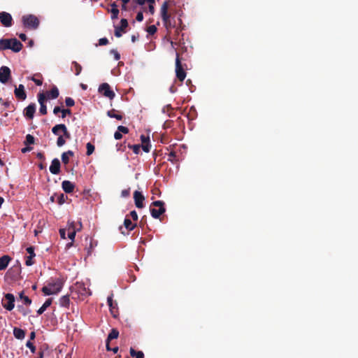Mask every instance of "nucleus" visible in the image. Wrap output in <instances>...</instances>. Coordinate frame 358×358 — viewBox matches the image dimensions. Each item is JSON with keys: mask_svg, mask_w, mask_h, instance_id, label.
<instances>
[{"mask_svg": "<svg viewBox=\"0 0 358 358\" xmlns=\"http://www.w3.org/2000/svg\"><path fill=\"white\" fill-rule=\"evenodd\" d=\"M36 111L35 103H30L28 106L24 108V114L28 119H33Z\"/></svg>", "mask_w": 358, "mask_h": 358, "instance_id": "f3484780", "label": "nucleus"}, {"mask_svg": "<svg viewBox=\"0 0 358 358\" xmlns=\"http://www.w3.org/2000/svg\"><path fill=\"white\" fill-rule=\"evenodd\" d=\"M119 336V331L116 329H113L107 338V343H109L111 340L117 338Z\"/></svg>", "mask_w": 358, "mask_h": 358, "instance_id": "473e14b6", "label": "nucleus"}, {"mask_svg": "<svg viewBox=\"0 0 358 358\" xmlns=\"http://www.w3.org/2000/svg\"><path fill=\"white\" fill-rule=\"evenodd\" d=\"M10 77V70L8 66H3L0 68V82L6 83Z\"/></svg>", "mask_w": 358, "mask_h": 358, "instance_id": "6e6552de", "label": "nucleus"}, {"mask_svg": "<svg viewBox=\"0 0 358 358\" xmlns=\"http://www.w3.org/2000/svg\"><path fill=\"white\" fill-rule=\"evenodd\" d=\"M141 141L142 142L141 145L146 144L150 143V138L149 136H145V135L142 134L141 136Z\"/></svg>", "mask_w": 358, "mask_h": 358, "instance_id": "3c124183", "label": "nucleus"}, {"mask_svg": "<svg viewBox=\"0 0 358 358\" xmlns=\"http://www.w3.org/2000/svg\"><path fill=\"white\" fill-rule=\"evenodd\" d=\"M19 310L22 313L23 315L26 316L27 314L31 313V310L29 309H24V308L21 306H18Z\"/></svg>", "mask_w": 358, "mask_h": 358, "instance_id": "864d4df0", "label": "nucleus"}, {"mask_svg": "<svg viewBox=\"0 0 358 358\" xmlns=\"http://www.w3.org/2000/svg\"><path fill=\"white\" fill-rule=\"evenodd\" d=\"M26 346L30 349L31 352L32 353H35L36 352V347L33 344V343L31 341H28L26 343Z\"/></svg>", "mask_w": 358, "mask_h": 358, "instance_id": "a18cd8bd", "label": "nucleus"}, {"mask_svg": "<svg viewBox=\"0 0 358 358\" xmlns=\"http://www.w3.org/2000/svg\"><path fill=\"white\" fill-rule=\"evenodd\" d=\"M37 158L41 159V160H45V156L43 155V153L42 152H38L36 155Z\"/></svg>", "mask_w": 358, "mask_h": 358, "instance_id": "774afa93", "label": "nucleus"}, {"mask_svg": "<svg viewBox=\"0 0 358 358\" xmlns=\"http://www.w3.org/2000/svg\"><path fill=\"white\" fill-rule=\"evenodd\" d=\"M108 43V40L106 38H101L99 40V45H106Z\"/></svg>", "mask_w": 358, "mask_h": 358, "instance_id": "13d9d810", "label": "nucleus"}, {"mask_svg": "<svg viewBox=\"0 0 358 358\" xmlns=\"http://www.w3.org/2000/svg\"><path fill=\"white\" fill-rule=\"evenodd\" d=\"M134 199L136 208H143V201L145 200L144 196L141 194V192L138 191H135L134 192Z\"/></svg>", "mask_w": 358, "mask_h": 358, "instance_id": "f8f14e48", "label": "nucleus"}, {"mask_svg": "<svg viewBox=\"0 0 358 358\" xmlns=\"http://www.w3.org/2000/svg\"><path fill=\"white\" fill-rule=\"evenodd\" d=\"M52 299H51V298L48 299L45 301V303L43 304V306L37 310L38 315L43 314L45 311V310L49 306H50V305L52 304Z\"/></svg>", "mask_w": 358, "mask_h": 358, "instance_id": "393cba45", "label": "nucleus"}, {"mask_svg": "<svg viewBox=\"0 0 358 358\" xmlns=\"http://www.w3.org/2000/svg\"><path fill=\"white\" fill-rule=\"evenodd\" d=\"M122 137V134L117 130V131L115 132L114 134V138L116 139V140H119V139H121Z\"/></svg>", "mask_w": 358, "mask_h": 358, "instance_id": "e2e57ef3", "label": "nucleus"}, {"mask_svg": "<svg viewBox=\"0 0 358 358\" xmlns=\"http://www.w3.org/2000/svg\"><path fill=\"white\" fill-rule=\"evenodd\" d=\"M13 335L17 339H23L25 336V331L20 328L15 327L13 329Z\"/></svg>", "mask_w": 358, "mask_h": 358, "instance_id": "b1692460", "label": "nucleus"}, {"mask_svg": "<svg viewBox=\"0 0 358 358\" xmlns=\"http://www.w3.org/2000/svg\"><path fill=\"white\" fill-rule=\"evenodd\" d=\"M20 298L26 306H29L31 303V300L27 296L24 295L23 292L20 294Z\"/></svg>", "mask_w": 358, "mask_h": 358, "instance_id": "f704fd0d", "label": "nucleus"}, {"mask_svg": "<svg viewBox=\"0 0 358 358\" xmlns=\"http://www.w3.org/2000/svg\"><path fill=\"white\" fill-rule=\"evenodd\" d=\"M157 27L155 25H150L147 28V31L150 35H153L157 32Z\"/></svg>", "mask_w": 358, "mask_h": 358, "instance_id": "79ce46f5", "label": "nucleus"}, {"mask_svg": "<svg viewBox=\"0 0 358 358\" xmlns=\"http://www.w3.org/2000/svg\"><path fill=\"white\" fill-rule=\"evenodd\" d=\"M168 161H170L172 163H173L175 161H178L177 155L175 152L173 151L169 154Z\"/></svg>", "mask_w": 358, "mask_h": 358, "instance_id": "ea45409f", "label": "nucleus"}, {"mask_svg": "<svg viewBox=\"0 0 358 358\" xmlns=\"http://www.w3.org/2000/svg\"><path fill=\"white\" fill-rule=\"evenodd\" d=\"M59 234L62 238L65 239L66 238V229H59Z\"/></svg>", "mask_w": 358, "mask_h": 358, "instance_id": "0e129e2a", "label": "nucleus"}, {"mask_svg": "<svg viewBox=\"0 0 358 358\" xmlns=\"http://www.w3.org/2000/svg\"><path fill=\"white\" fill-rule=\"evenodd\" d=\"M169 10V1H165L162 5L160 9L161 17L164 23V26L167 30L175 27V23H172L171 20V15L168 12Z\"/></svg>", "mask_w": 358, "mask_h": 358, "instance_id": "f03ea898", "label": "nucleus"}, {"mask_svg": "<svg viewBox=\"0 0 358 358\" xmlns=\"http://www.w3.org/2000/svg\"><path fill=\"white\" fill-rule=\"evenodd\" d=\"M134 1L140 6H143L145 3L146 0H134Z\"/></svg>", "mask_w": 358, "mask_h": 358, "instance_id": "338daca9", "label": "nucleus"}, {"mask_svg": "<svg viewBox=\"0 0 358 358\" xmlns=\"http://www.w3.org/2000/svg\"><path fill=\"white\" fill-rule=\"evenodd\" d=\"M148 11L151 15H153L155 13V4H148Z\"/></svg>", "mask_w": 358, "mask_h": 358, "instance_id": "052dcab7", "label": "nucleus"}, {"mask_svg": "<svg viewBox=\"0 0 358 358\" xmlns=\"http://www.w3.org/2000/svg\"><path fill=\"white\" fill-rule=\"evenodd\" d=\"M10 43V50H12L15 52H20L22 48V43L16 38H11Z\"/></svg>", "mask_w": 358, "mask_h": 358, "instance_id": "dca6fc26", "label": "nucleus"}, {"mask_svg": "<svg viewBox=\"0 0 358 358\" xmlns=\"http://www.w3.org/2000/svg\"><path fill=\"white\" fill-rule=\"evenodd\" d=\"M7 303H3V306L8 310H12L15 306V296L13 294L8 293L5 295Z\"/></svg>", "mask_w": 358, "mask_h": 358, "instance_id": "9d476101", "label": "nucleus"}, {"mask_svg": "<svg viewBox=\"0 0 358 358\" xmlns=\"http://www.w3.org/2000/svg\"><path fill=\"white\" fill-rule=\"evenodd\" d=\"M11 258L8 255H3L0 257V271L5 270Z\"/></svg>", "mask_w": 358, "mask_h": 358, "instance_id": "412c9836", "label": "nucleus"}, {"mask_svg": "<svg viewBox=\"0 0 358 358\" xmlns=\"http://www.w3.org/2000/svg\"><path fill=\"white\" fill-rule=\"evenodd\" d=\"M117 130L120 132V133H123V134H128L129 133V129L126 127H124V126H118L117 127Z\"/></svg>", "mask_w": 358, "mask_h": 358, "instance_id": "603ef678", "label": "nucleus"}, {"mask_svg": "<svg viewBox=\"0 0 358 358\" xmlns=\"http://www.w3.org/2000/svg\"><path fill=\"white\" fill-rule=\"evenodd\" d=\"M108 11H110L111 13V19L112 20H115L118 17V14H119L118 8H111L110 10H108Z\"/></svg>", "mask_w": 358, "mask_h": 358, "instance_id": "4c0bfd02", "label": "nucleus"}, {"mask_svg": "<svg viewBox=\"0 0 358 358\" xmlns=\"http://www.w3.org/2000/svg\"><path fill=\"white\" fill-rule=\"evenodd\" d=\"M66 143V139H64V136L62 135L59 136L57 141V145L58 147H62Z\"/></svg>", "mask_w": 358, "mask_h": 358, "instance_id": "a19ab883", "label": "nucleus"}, {"mask_svg": "<svg viewBox=\"0 0 358 358\" xmlns=\"http://www.w3.org/2000/svg\"><path fill=\"white\" fill-rule=\"evenodd\" d=\"M176 75L177 78L182 82L187 76L185 69L182 66L181 63V59L180 58V55L176 52Z\"/></svg>", "mask_w": 358, "mask_h": 358, "instance_id": "20e7f679", "label": "nucleus"}, {"mask_svg": "<svg viewBox=\"0 0 358 358\" xmlns=\"http://www.w3.org/2000/svg\"><path fill=\"white\" fill-rule=\"evenodd\" d=\"M0 21L4 27H9L12 25L13 18L10 13L0 12Z\"/></svg>", "mask_w": 358, "mask_h": 358, "instance_id": "1a4fd4ad", "label": "nucleus"}, {"mask_svg": "<svg viewBox=\"0 0 358 358\" xmlns=\"http://www.w3.org/2000/svg\"><path fill=\"white\" fill-rule=\"evenodd\" d=\"M24 27L30 29H36L39 26V20L34 15H26L22 17Z\"/></svg>", "mask_w": 358, "mask_h": 358, "instance_id": "7ed1b4c3", "label": "nucleus"}, {"mask_svg": "<svg viewBox=\"0 0 358 358\" xmlns=\"http://www.w3.org/2000/svg\"><path fill=\"white\" fill-rule=\"evenodd\" d=\"M155 207H158V209L156 208H150V213L152 217L157 219L161 215L165 213L166 208L164 207V203L162 201H153L151 204Z\"/></svg>", "mask_w": 358, "mask_h": 358, "instance_id": "39448f33", "label": "nucleus"}, {"mask_svg": "<svg viewBox=\"0 0 358 358\" xmlns=\"http://www.w3.org/2000/svg\"><path fill=\"white\" fill-rule=\"evenodd\" d=\"M10 42V39H0V50L9 49Z\"/></svg>", "mask_w": 358, "mask_h": 358, "instance_id": "2f4dec72", "label": "nucleus"}, {"mask_svg": "<svg viewBox=\"0 0 358 358\" xmlns=\"http://www.w3.org/2000/svg\"><path fill=\"white\" fill-rule=\"evenodd\" d=\"M62 136H64V139L65 138L69 139L71 138V134L68 131L66 125H64V127L62 131Z\"/></svg>", "mask_w": 358, "mask_h": 358, "instance_id": "c03bdc74", "label": "nucleus"}, {"mask_svg": "<svg viewBox=\"0 0 358 358\" xmlns=\"http://www.w3.org/2000/svg\"><path fill=\"white\" fill-rule=\"evenodd\" d=\"M130 355L136 358H144V353L142 351H136L133 348H130Z\"/></svg>", "mask_w": 358, "mask_h": 358, "instance_id": "7c9ffc66", "label": "nucleus"}, {"mask_svg": "<svg viewBox=\"0 0 358 358\" xmlns=\"http://www.w3.org/2000/svg\"><path fill=\"white\" fill-rule=\"evenodd\" d=\"M124 227L129 231H132L136 226V224H133L129 218L126 217L124 221Z\"/></svg>", "mask_w": 358, "mask_h": 358, "instance_id": "bb28decb", "label": "nucleus"}, {"mask_svg": "<svg viewBox=\"0 0 358 358\" xmlns=\"http://www.w3.org/2000/svg\"><path fill=\"white\" fill-rule=\"evenodd\" d=\"M61 164L57 158L52 159L50 166V171L54 174L57 175L60 173Z\"/></svg>", "mask_w": 358, "mask_h": 358, "instance_id": "4468645a", "label": "nucleus"}, {"mask_svg": "<svg viewBox=\"0 0 358 358\" xmlns=\"http://www.w3.org/2000/svg\"><path fill=\"white\" fill-rule=\"evenodd\" d=\"M73 69L75 70V75L78 76L80 73L83 68L80 64L74 61L71 63V70L73 71Z\"/></svg>", "mask_w": 358, "mask_h": 358, "instance_id": "c756f323", "label": "nucleus"}, {"mask_svg": "<svg viewBox=\"0 0 358 358\" xmlns=\"http://www.w3.org/2000/svg\"><path fill=\"white\" fill-rule=\"evenodd\" d=\"M34 143V137L31 134H27L26 136V139L24 141V144L26 145H32Z\"/></svg>", "mask_w": 358, "mask_h": 358, "instance_id": "e433bc0d", "label": "nucleus"}, {"mask_svg": "<svg viewBox=\"0 0 358 358\" xmlns=\"http://www.w3.org/2000/svg\"><path fill=\"white\" fill-rule=\"evenodd\" d=\"M76 232L73 230H71L70 231H68V237L69 239H71L72 241H74L75 236H76Z\"/></svg>", "mask_w": 358, "mask_h": 358, "instance_id": "4d7b16f0", "label": "nucleus"}, {"mask_svg": "<svg viewBox=\"0 0 358 358\" xmlns=\"http://www.w3.org/2000/svg\"><path fill=\"white\" fill-rule=\"evenodd\" d=\"M110 53L114 56V58L116 61L119 60L120 59V55L116 50H111L110 51Z\"/></svg>", "mask_w": 358, "mask_h": 358, "instance_id": "de8ad7c7", "label": "nucleus"}, {"mask_svg": "<svg viewBox=\"0 0 358 358\" xmlns=\"http://www.w3.org/2000/svg\"><path fill=\"white\" fill-rule=\"evenodd\" d=\"M107 303L110 308V311L111 314L113 315V316L114 317H116L117 313V303H115V304H114V303H113V294H111L110 296H109L108 297Z\"/></svg>", "mask_w": 358, "mask_h": 358, "instance_id": "a211bd4d", "label": "nucleus"}, {"mask_svg": "<svg viewBox=\"0 0 358 358\" xmlns=\"http://www.w3.org/2000/svg\"><path fill=\"white\" fill-rule=\"evenodd\" d=\"M79 227L77 228L75 223L73 222H69L68 223V231H70L71 230H73L74 231H77L81 229L82 228V223L80 222H78Z\"/></svg>", "mask_w": 358, "mask_h": 358, "instance_id": "72a5a7b5", "label": "nucleus"}, {"mask_svg": "<svg viewBox=\"0 0 358 358\" xmlns=\"http://www.w3.org/2000/svg\"><path fill=\"white\" fill-rule=\"evenodd\" d=\"M45 100H46V96L44 93L42 92V93H39L38 94V101L40 104L39 112L42 115L47 114V107L45 103Z\"/></svg>", "mask_w": 358, "mask_h": 358, "instance_id": "9b49d317", "label": "nucleus"}, {"mask_svg": "<svg viewBox=\"0 0 358 358\" xmlns=\"http://www.w3.org/2000/svg\"><path fill=\"white\" fill-rule=\"evenodd\" d=\"M130 194V188L123 189L121 192V195L122 197H128Z\"/></svg>", "mask_w": 358, "mask_h": 358, "instance_id": "6e6d98bb", "label": "nucleus"}, {"mask_svg": "<svg viewBox=\"0 0 358 358\" xmlns=\"http://www.w3.org/2000/svg\"><path fill=\"white\" fill-rule=\"evenodd\" d=\"M59 304L61 306L68 308L70 304V299L67 295L63 296L59 299Z\"/></svg>", "mask_w": 358, "mask_h": 358, "instance_id": "c85d7f7f", "label": "nucleus"}, {"mask_svg": "<svg viewBox=\"0 0 358 358\" xmlns=\"http://www.w3.org/2000/svg\"><path fill=\"white\" fill-rule=\"evenodd\" d=\"M62 161L64 164H67L69 162V157L64 152L62 154Z\"/></svg>", "mask_w": 358, "mask_h": 358, "instance_id": "09e8293b", "label": "nucleus"}, {"mask_svg": "<svg viewBox=\"0 0 358 358\" xmlns=\"http://www.w3.org/2000/svg\"><path fill=\"white\" fill-rule=\"evenodd\" d=\"M65 103H66V106H68V107H72L74 106L75 104V101L74 100L71 98V97H66L65 99Z\"/></svg>", "mask_w": 358, "mask_h": 358, "instance_id": "37998d69", "label": "nucleus"}, {"mask_svg": "<svg viewBox=\"0 0 358 358\" xmlns=\"http://www.w3.org/2000/svg\"><path fill=\"white\" fill-rule=\"evenodd\" d=\"M61 113H62V117L64 118L67 115H71V111L70 109H62Z\"/></svg>", "mask_w": 358, "mask_h": 358, "instance_id": "5fc2aeb1", "label": "nucleus"}, {"mask_svg": "<svg viewBox=\"0 0 358 358\" xmlns=\"http://www.w3.org/2000/svg\"><path fill=\"white\" fill-rule=\"evenodd\" d=\"M64 125L65 124H56L55 126H54L52 128V132L53 133V134L58 136H61L62 135L61 133H62Z\"/></svg>", "mask_w": 358, "mask_h": 358, "instance_id": "a878e982", "label": "nucleus"}, {"mask_svg": "<svg viewBox=\"0 0 358 358\" xmlns=\"http://www.w3.org/2000/svg\"><path fill=\"white\" fill-rule=\"evenodd\" d=\"M15 95L20 100H24L27 98V94L23 85H20L17 88H15Z\"/></svg>", "mask_w": 358, "mask_h": 358, "instance_id": "6ab92c4d", "label": "nucleus"}, {"mask_svg": "<svg viewBox=\"0 0 358 358\" xmlns=\"http://www.w3.org/2000/svg\"><path fill=\"white\" fill-rule=\"evenodd\" d=\"M128 147L130 149H132L133 152L135 154H138L140 152L141 145L140 144H136V145H129Z\"/></svg>", "mask_w": 358, "mask_h": 358, "instance_id": "58836bf2", "label": "nucleus"}, {"mask_svg": "<svg viewBox=\"0 0 358 358\" xmlns=\"http://www.w3.org/2000/svg\"><path fill=\"white\" fill-rule=\"evenodd\" d=\"M59 90L56 86H54L50 92H47L46 99H55L59 96Z\"/></svg>", "mask_w": 358, "mask_h": 358, "instance_id": "5701e85b", "label": "nucleus"}, {"mask_svg": "<svg viewBox=\"0 0 358 358\" xmlns=\"http://www.w3.org/2000/svg\"><path fill=\"white\" fill-rule=\"evenodd\" d=\"M36 76H41V75L40 74L35 75L34 76H33L31 78V80H33L36 85L41 86L43 84V81L41 79L36 78Z\"/></svg>", "mask_w": 358, "mask_h": 358, "instance_id": "49530a36", "label": "nucleus"}, {"mask_svg": "<svg viewBox=\"0 0 358 358\" xmlns=\"http://www.w3.org/2000/svg\"><path fill=\"white\" fill-rule=\"evenodd\" d=\"M62 187L66 193H71L73 192L75 185L69 180H64L62 182Z\"/></svg>", "mask_w": 358, "mask_h": 358, "instance_id": "aec40b11", "label": "nucleus"}, {"mask_svg": "<svg viewBox=\"0 0 358 358\" xmlns=\"http://www.w3.org/2000/svg\"><path fill=\"white\" fill-rule=\"evenodd\" d=\"M136 19L138 22H141L143 20V12L140 11L137 13Z\"/></svg>", "mask_w": 358, "mask_h": 358, "instance_id": "bf43d9fd", "label": "nucleus"}, {"mask_svg": "<svg viewBox=\"0 0 358 358\" xmlns=\"http://www.w3.org/2000/svg\"><path fill=\"white\" fill-rule=\"evenodd\" d=\"M68 199L67 196L64 195L62 193H60V194L55 193L52 196H51L50 201L52 202L57 201L58 203V204L62 205L63 203H65L66 199Z\"/></svg>", "mask_w": 358, "mask_h": 358, "instance_id": "2eb2a0df", "label": "nucleus"}, {"mask_svg": "<svg viewBox=\"0 0 358 358\" xmlns=\"http://www.w3.org/2000/svg\"><path fill=\"white\" fill-rule=\"evenodd\" d=\"M62 110L59 106H55L53 109V113L57 115L59 113H62Z\"/></svg>", "mask_w": 358, "mask_h": 358, "instance_id": "69168bd1", "label": "nucleus"}, {"mask_svg": "<svg viewBox=\"0 0 358 358\" xmlns=\"http://www.w3.org/2000/svg\"><path fill=\"white\" fill-rule=\"evenodd\" d=\"M26 250L29 254V256L26 257L25 264L29 266L34 264V262L33 261V259L36 256L34 252V248L33 246H30L28 247Z\"/></svg>", "mask_w": 358, "mask_h": 358, "instance_id": "ddd939ff", "label": "nucleus"}, {"mask_svg": "<svg viewBox=\"0 0 358 358\" xmlns=\"http://www.w3.org/2000/svg\"><path fill=\"white\" fill-rule=\"evenodd\" d=\"M107 115L111 118H115L117 120H122L123 118V115L121 113L117 111L115 109L110 110L107 112Z\"/></svg>", "mask_w": 358, "mask_h": 358, "instance_id": "4be33fe9", "label": "nucleus"}, {"mask_svg": "<svg viewBox=\"0 0 358 358\" xmlns=\"http://www.w3.org/2000/svg\"><path fill=\"white\" fill-rule=\"evenodd\" d=\"M98 91L103 96L112 100L115 96V92L110 89L109 84L104 83L99 85Z\"/></svg>", "mask_w": 358, "mask_h": 358, "instance_id": "423d86ee", "label": "nucleus"}, {"mask_svg": "<svg viewBox=\"0 0 358 358\" xmlns=\"http://www.w3.org/2000/svg\"><path fill=\"white\" fill-rule=\"evenodd\" d=\"M150 147H151V145H150V143L143 144V145H141V148H142L143 150L145 152H150Z\"/></svg>", "mask_w": 358, "mask_h": 358, "instance_id": "8fccbe9b", "label": "nucleus"}, {"mask_svg": "<svg viewBox=\"0 0 358 358\" xmlns=\"http://www.w3.org/2000/svg\"><path fill=\"white\" fill-rule=\"evenodd\" d=\"M130 215H131V218H132L134 221L138 220V215H137V213H136L135 210H132V211H131V213H130Z\"/></svg>", "mask_w": 358, "mask_h": 358, "instance_id": "680f3d73", "label": "nucleus"}, {"mask_svg": "<svg viewBox=\"0 0 358 358\" xmlns=\"http://www.w3.org/2000/svg\"><path fill=\"white\" fill-rule=\"evenodd\" d=\"M97 243L94 241L92 238L89 239V246L86 247L87 255L90 256L93 250V248L96 246Z\"/></svg>", "mask_w": 358, "mask_h": 358, "instance_id": "cd10ccee", "label": "nucleus"}, {"mask_svg": "<svg viewBox=\"0 0 358 358\" xmlns=\"http://www.w3.org/2000/svg\"><path fill=\"white\" fill-rule=\"evenodd\" d=\"M63 287V282L60 279H57L52 282H48V285L42 288V292L45 295H53L59 293Z\"/></svg>", "mask_w": 358, "mask_h": 358, "instance_id": "f257e3e1", "label": "nucleus"}, {"mask_svg": "<svg viewBox=\"0 0 358 358\" xmlns=\"http://www.w3.org/2000/svg\"><path fill=\"white\" fill-rule=\"evenodd\" d=\"M86 148H87V155H91L94 151V145H92L91 143H87V145H86Z\"/></svg>", "mask_w": 358, "mask_h": 358, "instance_id": "c9c22d12", "label": "nucleus"}, {"mask_svg": "<svg viewBox=\"0 0 358 358\" xmlns=\"http://www.w3.org/2000/svg\"><path fill=\"white\" fill-rule=\"evenodd\" d=\"M128 27V21L127 19H122L120 21V26H115V36L120 38L122 35V32L126 31V28Z\"/></svg>", "mask_w": 358, "mask_h": 358, "instance_id": "0eeeda50", "label": "nucleus"}]
</instances>
